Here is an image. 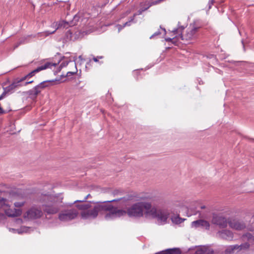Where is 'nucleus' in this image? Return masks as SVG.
Listing matches in <instances>:
<instances>
[{"mask_svg": "<svg viewBox=\"0 0 254 254\" xmlns=\"http://www.w3.org/2000/svg\"><path fill=\"white\" fill-rule=\"evenodd\" d=\"M131 196L124 198H119L103 202H96V204L88 210L81 211V217L84 219H94L99 214L104 215L106 220L110 221L115 219V217L123 214V211L113 209V205L110 204L115 201H119L122 204L121 206L126 205L125 202L130 199Z\"/></svg>", "mask_w": 254, "mask_h": 254, "instance_id": "f257e3e1", "label": "nucleus"}, {"mask_svg": "<svg viewBox=\"0 0 254 254\" xmlns=\"http://www.w3.org/2000/svg\"><path fill=\"white\" fill-rule=\"evenodd\" d=\"M131 196V199L127 200L126 202H125V204L126 205H123V206H121V204H122L119 201H115V202H118V205L114 206L113 209L119 210L120 211H123V214L117 216L115 217V219L120 218L122 216H125L126 214H127L128 216L130 217H136L139 218L143 216V209H145L146 213L147 214V211L151 207V203L149 202H139L133 204L130 207H128L127 210H124L123 208L127 205H128L130 202V201L134 200V198L135 197V196L132 194H127L125 196L123 197L122 198Z\"/></svg>", "mask_w": 254, "mask_h": 254, "instance_id": "f03ea898", "label": "nucleus"}, {"mask_svg": "<svg viewBox=\"0 0 254 254\" xmlns=\"http://www.w3.org/2000/svg\"><path fill=\"white\" fill-rule=\"evenodd\" d=\"M63 199L51 194L43 195L41 198L42 211L47 214H56L60 210Z\"/></svg>", "mask_w": 254, "mask_h": 254, "instance_id": "7ed1b4c3", "label": "nucleus"}, {"mask_svg": "<svg viewBox=\"0 0 254 254\" xmlns=\"http://www.w3.org/2000/svg\"><path fill=\"white\" fill-rule=\"evenodd\" d=\"M59 83L60 79L44 81L35 86L32 89L27 91L26 94L28 95L30 98L32 100H35L37 95L40 93L42 89L54 84H59Z\"/></svg>", "mask_w": 254, "mask_h": 254, "instance_id": "20e7f679", "label": "nucleus"}, {"mask_svg": "<svg viewBox=\"0 0 254 254\" xmlns=\"http://www.w3.org/2000/svg\"><path fill=\"white\" fill-rule=\"evenodd\" d=\"M147 215L157 219L159 222H166L170 213L167 210L152 207L151 205L150 208L147 211Z\"/></svg>", "mask_w": 254, "mask_h": 254, "instance_id": "39448f33", "label": "nucleus"}, {"mask_svg": "<svg viewBox=\"0 0 254 254\" xmlns=\"http://www.w3.org/2000/svg\"><path fill=\"white\" fill-rule=\"evenodd\" d=\"M78 215L75 209L62 210L59 214V219L62 221H68L75 219Z\"/></svg>", "mask_w": 254, "mask_h": 254, "instance_id": "423d86ee", "label": "nucleus"}, {"mask_svg": "<svg viewBox=\"0 0 254 254\" xmlns=\"http://www.w3.org/2000/svg\"><path fill=\"white\" fill-rule=\"evenodd\" d=\"M55 31L56 30H54L52 32L45 31L42 33H38L37 34H31L22 37L19 40L18 42L16 44V45L14 46V48L15 49L17 48L19 46H20L21 44H24L30 42V39L31 38H37L39 36H47L50 34L54 33Z\"/></svg>", "mask_w": 254, "mask_h": 254, "instance_id": "0eeeda50", "label": "nucleus"}, {"mask_svg": "<svg viewBox=\"0 0 254 254\" xmlns=\"http://www.w3.org/2000/svg\"><path fill=\"white\" fill-rule=\"evenodd\" d=\"M57 65V64H53L50 62H47L46 64H45L43 65H41L40 66L38 67L36 69H34V70L32 71L31 72L27 74L26 75L24 76V77L18 78L19 81L20 83H21L22 81H24L26 79H27L29 78L32 77L35 74L45 69H47L48 68H51L52 66H56Z\"/></svg>", "mask_w": 254, "mask_h": 254, "instance_id": "6e6552de", "label": "nucleus"}, {"mask_svg": "<svg viewBox=\"0 0 254 254\" xmlns=\"http://www.w3.org/2000/svg\"><path fill=\"white\" fill-rule=\"evenodd\" d=\"M80 18V15L79 14L75 15L72 20L67 22L66 21L62 20L60 21L57 24V29H60L62 28H68L70 26H73L77 24V23L79 21Z\"/></svg>", "mask_w": 254, "mask_h": 254, "instance_id": "1a4fd4ad", "label": "nucleus"}, {"mask_svg": "<svg viewBox=\"0 0 254 254\" xmlns=\"http://www.w3.org/2000/svg\"><path fill=\"white\" fill-rule=\"evenodd\" d=\"M42 209L32 207L25 214V217L30 219H36L40 218L43 215Z\"/></svg>", "mask_w": 254, "mask_h": 254, "instance_id": "9d476101", "label": "nucleus"}, {"mask_svg": "<svg viewBox=\"0 0 254 254\" xmlns=\"http://www.w3.org/2000/svg\"><path fill=\"white\" fill-rule=\"evenodd\" d=\"M199 27H193L190 29H187L185 34H182L181 33L179 37L182 40L189 41L194 39L196 37V34Z\"/></svg>", "mask_w": 254, "mask_h": 254, "instance_id": "9b49d317", "label": "nucleus"}, {"mask_svg": "<svg viewBox=\"0 0 254 254\" xmlns=\"http://www.w3.org/2000/svg\"><path fill=\"white\" fill-rule=\"evenodd\" d=\"M212 223L219 226L220 228H225L227 227L228 222H227L225 217L220 215L214 214L212 219Z\"/></svg>", "mask_w": 254, "mask_h": 254, "instance_id": "f8f14e48", "label": "nucleus"}, {"mask_svg": "<svg viewBox=\"0 0 254 254\" xmlns=\"http://www.w3.org/2000/svg\"><path fill=\"white\" fill-rule=\"evenodd\" d=\"M191 225L192 227L195 228H205L206 230H208L210 227L209 223L207 221L203 219H199L192 221Z\"/></svg>", "mask_w": 254, "mask_h": 254, "instance_id": "ddd939ff", "label": "nucleus"}, {"mask_svg": "<svg viewBox=\"0 0 254 254\" xmlns=\"http://www.w3.org/2000/svg\"><path fill=\"white\" fill-rule=\"evenodd\" d=\"M228 224L231 228L237 230H241L246 227V225L243 221L236 219L228 221Z\"/></svg>", "mask_w": 254, "mask_h": 254, "instance_id": "4468645a", "label": "nucleus"}, {"mask_svg": "<svg viewBox=\"0 0 254 254\" xmlns=\"http://www.w3.org/2000/svg\"><path fill=\"white\" fill-rule=\"evenodd\" d=\"M22 85H23L21 84L18 78H16L9 86L4 87L3 90H5L8 94H9L12 93L16 88Z\"/></svg>", "mask_w": 254, "mask_h": 254, "instance_id": "2eb2a0df", "label": "nucleus"}, {"mask_svg": "<svg viewBox=\"0 0 254 254\" xmlns=\"http://www.w3.org/2000/svg\"><path fill=\"white\" fill-rule=\"evenodd\" d=\"M219 237L222 239L231 240L233 238V233L228 230H223L218 232Z\"/></svg>", "mask_w": 254, "mask_h": 254, "instance_id": "dca6fc26", "label": "nucleus"}, {"mask_svg": "<svg viewBox=\"0 0 254 254\" xmlns=\"http://www.w3.org/2000/svg\"><path fill=\"white\" fill-rule=\"evenodd\" d=\"M181 253L182 252L179 248H173L162 251L155 254H181Z\"/></svg>", "mask_w": 254, "mask_h": 254, "instance_id": "f3484780", "label": "nucleus"}, {"mask_svg": "<svg viewBox=\"0 0 254 254\" xmlns=\"http://www.w3.org/2000/svg\"><path fill=\"white\" fill-rule=\"evenodd\" d=\"M162 1V0H152L151 2L148 3V6L142 7L140 9H139L136 13L137 15L141 14L143 12L147 10L151 6L159 4V3H160Z\"/></svg>", "mask_w": 254, "mask_h": 254, "instance_id": "a211bd4d", "label": "nucleus"}, {"mask_svg": "<svg viewBox=\"0 0 254 254\" xmlns=\"http://www.w3.org/2000/svg\"><path fill=\"white\" fill-rule=\"evenodd\" d=\"M85 34V31H81L79 30H77L75 31H72V36H73V41H75L79 39H81Z\"/></svg>", "mask_w": 254, "mask_h": 254, "instance_id": "6ab92c4d", "label": "nucleus"}, {"mask_svg": "<svg viewBox=\"0 0 254 254\" xmlns=\"http://www.w3.org/2000/svg\"><path fill=\"white\" fill-rule=\"evenodd\" d=\"M14 211L9 209L5 211L6 214L9 217H15L19 216L21 214V211L19 209H14Z\"/></svg>", "mask_w": 254, "mask_h": 254, "instance_id": "aec40b11", "label": "nucleus"}, {"mask_svg": "<svg viewBox=\"0 0 254 254\" xmlns=\"http://www.w3.org/2000/svg\"><path fill=\"white\" fill-rule=\"evenodd\" d=\"M69 41H73L72 30L69 29L67 30L63 39L64 42H67Z\"/></svg>", "mask_w": 254, "mask_h": 254, "instance_id": "412c9836", "label": "nucleus"}, {"mask_svg": "<svg viewBox=\"0 0 254 254\" xmlns=\"http://www.w3.org/2000/svg\"><path fill=\"white\" fill-rule=\"evenodd\" d=\"M76 207L79 210H81L82 211H84L85 210H88L91 208L92 206L91 205V202H90L82 204H76Z\"/></svg>", "mask_w": 254, "mask_h": 254, "instance_id": "4be33fe9", "label": "nucleus"}, {"mask_svg": "<svg viewBox=\"0 0 254 254\" xmlns=\"http://www.w3.org/2000/svg\"><path fill=\"white\" fill-rule=\"evenodd\" d=\"M137 15V13H134L133 15L130 18V19L125 23L123 25V27H125V26H130L131 22L133 23H136V21L134 20L135 17Z\"/></svg>", "mask_w": 254, "mask_h": 254, "instance_id": "5701e85b", "label": "nucleus"}, {"mask_svg": "<svg viewBox=\"0 0 254 254\" xmlns=\"http://www.w3.org/2000/svg\"><path fill=\"white\" fill-rule=\"evenodd\" d=\"M201 249L203 250V254H213L214 251L212 249H209V248L203 247L201 248Z\"/></svg>", "mask_w": 254, "mask_h": 254, "instance_id": "b1692460", "label": "nucleus"}, {"mask_svg": "<svg viewBox=\"0 0 254 254\" xmlns=\"http://www.w3.org/2000/svg\"><path fill=\"white\" fill-rule=\"evenodd\" d=\"M184 219H182L179 217H175L174 219H172V221L176 223V224H180L183 222Z\"/></svg>", "mask_w": 254, "mask_h": 254, "instance_id": "393cba45", "label": "nucleus"}, {"mask_svg": "<svg viewBox=\"0 0 254 254\" xmlns=\"http://www.w3.org/2000/svg\"><path fill=\"white\" fill-rule=\"evenodd\" d=\"M91 197V195L90 194H88L87 195H86L84 198L83 200H77L74 201L71 204L75 203L76 202H84L86 201V200L89 198Z\"/></svg>", "mask_w": 254, "mask_h": 254, "instance_id": "a878e982", "label": "nucleus"}, {"mask_svg": "<svg viewBox=\"0 0 254 254\" xmlns=\"http://www.w3.org/2000/svg\"><path fill=\"white\" fill-rule=\"evenodd\" d=\"M6 200V199L0 197V209L5 206Z\"/></svg>", "mask_w": 254, "mask_h": 254, "instance_id": "bb28decb", "label": "nucleus"}, {"mask_svg": "<svg viewBox=\"0 0 254 254\" xmlns=\"http://www.w3.org/2000/svg\"><path fill=\"white\" fill-rule=\"evenodd\" d=\"M234 249L232 248L231 246L228 247L225 251V254H231L234 252Z\"/></svg>", "mask_w": 254, "mask_h": 254, "instance_id": "cd10ccee", "label": "nucleus"}, {"mask_svg": "<svg viewBox=\"0 0 254 254\" xmlns=\"http://www.w3.org/2000/svg\"><path fill=\"white\" fill-rule=\"evenodd\" d=\"M24 204V202H15L14 203V206L16 207H21Z\"/></svg>", "mask_w": 254, "mask_h": 254, "instance_id": "c85d7f7f", "label": "nucleus"}, {"mask_svg": "<svg viewBox=\"0 0 254 254\" xmlns=\"http://www.w3.org/2000/svg\"><path fill=\"white\" fill-rule=\"evenodd\" d=\"M103 56H97V57H94L93 58V60L95 62H96V63H98V62H99V59H103Z\"/></svg>", "mask_w": 254, "mask_h": 254, "instance_id": "c756f323", "label": "nucleus"}, {"mask_svg": "<svg viewBox=\"0 0 254 254\" xmlns=\"http://www.w3.org/2000/svg\"><path fill=\"white\" fill-rule=\"evenodd\" d=\"M8 94L5 90H3V92L0 96V101L5 98Z\"/></svg>", "mask_w": 254, "mask_h": 254, "instance_id": "7c9ffc66", "label": "nucleus"}, {"mask_svg": "<svg viewBox=\"0 0 254 254\" xmlns=\"http://www.w3.org/2000/svg\"><path fill=\"white\" fill-rule=\"evenodd\" d=\"M231 247L234 249V250H237V249H239L240 250H242V245L239 246L238 245H232V246H231Z\"/></svg>", "mask_w": 254, "mask_h": 254, "instance_id": "2f4dec72", "label": "nucleus"}, {"mask_svg": "<svg viewBox=\"0 0 254 254\" xmlns=\"http://www.w3.org/2000/svg\"><path fill=\"white\" fill-rule=\"evenodd\" d=\"M122 193L121 191H120L119 190H116L113 191V194L114 196L118 195L121 194Z\"/></svg>", "mask_w": 254, "mask_h": 254, "instance_id": "473e14b6", "label": "nucleus"}, {"mask_svg": "<svg viewBox=\"0 0 254 254\" xmlns=\"http://www.w3.org/2000/svg\"><path fill=\"white\" fill-rule=\"evenodd\" d=\"M215 2V0H210L208 2V9H210L211 8L212 5Z\"/></svg>", "mask_w": 254, "mask_h": 254, "instance_id": "72a5a7b5", "label": "nucleus"}, {"mask_svg": "<svg viewBox=\"0 0 254 254\" xmlns=\"http://www.w3.org/2000/svg\"><path fill=\"white\" fill-rule=\"evenodd\" d=\"M161 34V32L159 31H158L156 32H155L153 35H152L150 37V39H153L155 36L159 35Z\"/></svg>", "mask_w": 254, "mask_h": 254, "instance_id": "f704fd0d", "label": "nucleus"}, {"mask_svg": "<svg viewBox=\"0 0 254 254\" xmlns=\"http://www.w3.org/2000/svg\"><path fill=\"white\" fill-rule=\"evenodd\" d=\"M76 72H77V71H76L75 72L68 71L67 72L66 76L67 77L73 75L74 74H75L76 73Z\"/></svg>", "mask_w": 254, "mask_h": 254, "instance_id": "c9c22d12", "label": "nucleus"}, {"mask_svg": "<svg viewBox=\"0 0 254 254\" xmlns=\"http://www.w3.org/2000/svg\"><path fill=\"white\" fill-rule=\"evenodd\" d=\"M180 22H178V25H179L178 29L179 30H180L181 31H182L185 29V27L184 26H180Z\"/></svg>", "mask_w": 254, "mask_h": 254, "instance_id": "e433bc0d", "label": "nucleus"}, {"mask_svg": "<svg viewBox=\"0 0 254 254\" xmlns=\"http://www.w3.org/2000/svg\"><path fill=\"white\" fill-rule=\"evenodd\" d=\"M165 41L166 42H172V41H174V38H165Z\"/></svg>", "mask_w": 254, "mask_h": 254, "instance_id": "4c0bfd02", "label": "nucleus"}, {"mask_svg": "<svg viewBox=\"0 0 254 254\" xmlns=\"http://www.w3.org/2000/svg\"><path fill=\"white\" fill-rule=\"evenodd\" d=\"M67 64H68V63H67V62H66V63H64V62L62 63L60 65V67H63V66H65L66 65H67Z\"/></svg>", "mask_w": 254, "mask_h": 254, "instance_id": "58836bf2", "label": "nucleus"}, {"mask_svg": "<svg viewBox=\"0 0 254 254\" xmlns=\"http://www.w3.org/2000/svg\"><path fill=\"white\" fill-rule=\"evenodd\" d=\"M174 40L172 41V44H173L176 45H177V43L178 41H177L176 37H174Z\"/></svg>", "mask_w": 254, "mask_h": 254, "instance_id": "ea45409f", "label": "nucleus"}, {"mask_svg": "<svg viewBox=\"0 0 254 254\" xmlns=\"http://www.w3.org/2000/svg\"><path fill=\"white\" fill-rule=\"evenodd\" d=\"M248 238L249 239H254V236H252L251 234H248Z\"/></svg>", "mask_w": 254, "mask_h": 254, "instance_id": "a19ab883", "label": "nucleus"}, {"mask_svg": "<svg viewBox=\"0 0 254 254\" xmlns=\"http://www.w3.org/2000/svg\"><path fill=\"white\" fill-rule=\"evenodd\" d=\"M179 29L178 28H176V29H174L172 32L174 33V34H177L178 32V31H179Z\"/></svg>", "mask_w": 254, "mask_h": 254, "instance_id": "79ce46f5", "label": "nucleus"}, {"mask_svg": "<svg viewBox=\"0 0 254 254\" xmlns=\"http://www.w3.org/2000/svg\"><path fill=\"white\" fill-rule=\"evenodd\" d=\"M33 80L27 81V82H25V83L24 84V85H27L28 84H31L32 83H33Z\"/></svg>", "mask_w": 254, "mask_h": 254, "instance_id": "37998d69", "label": "nucleus"}, {"mask_svg": "<svg viewBox=\"0 0 254 254\" xmlns=\"http://www.w3.org/2000/svg\"><path fill=\"white\" fill-rule=\"evenodd\" d=\"M151 1H146L144 3V5L146 6V7L148 6V3L151 2Z\"/></svg>", "mask_w": 254, "mask_h": 254, "instance_id": "c03bdc74", "label": "nucleus"}, {"mask_svg": "<svg viewBox=\"0 0 254 254\" xmlns=\"http://www.w3.org/2000/svg\"><path fill=\"white\" fill-rule=\"evenodd\" d=\"M23 230H22L23 232H26V230L27 229V227H24L22 228Z\"/></svg>", "mask_w": 254, "mask_h": 254, "instance_id": "a18cd8bd", "label": "nucleus"}, {"mask_svg": "<svg viewBox=\"0 0 254 254\" xmlns=\"http://www.w3.org/2000/svg\"><path fill=\"white\" fill-rule=\"evenodd\" d=\"M205 208V206L204 205H202L200 206L201 209H204Z\"/></svg>", "mask_w": 254, "mask_h": 254, "instance_id": "49530a36", "label": "nucleus"}, {"mask_svg": "<svg viewBox=\"0 0 254 254\" xmlns=\"http://www.w3.org/2000/svg\"><path fill=\"white\" fill-rule=\"evenodd\" d=\"M162 29L164 31L165 34H166V29L165 28H162Z\"/></svg>", "mask_w": 254, "mask_h": 254, "instance_id": "de8ad7c7", "label": "nucleus"}, {"mask_svg": "<svg viewBox=\"0 0 254 254\" xmlns=\"http://www.w3.org/2000/svg\"><path fill=\"white\" fill-rule=\"evenodd\" d=\"M242 43H243V44H244V43H243V41H242ZM243 48H244V50H245V49L244 45H243Z\"/></svg>", "mask_w": 254, "mask_h": 254, "instance_id": "09e8293b", "label": "nucleus"}, {"mask_svg": "<svg viewBox=\"0 0 254 254\" xmlns=\"http://www.w3.org/2000/svg\"><path fill=\"white\" fill-rule=\"evenodd\" d=\"M246 245L247 246V248H248L249 247V245H247V244Z\"/></svg>", "mask_w": 254, "mask_h": 254, "instance_id": "8fccbe9b", "label": "nucleus"}]
</instances>
